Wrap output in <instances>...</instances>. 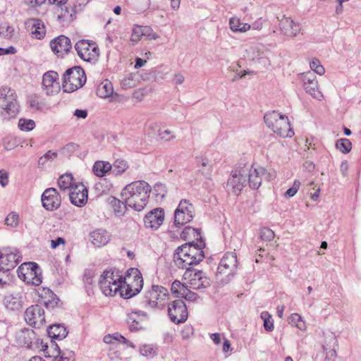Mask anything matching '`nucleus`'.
<instances>
[{
  "mask_svg": "<svg viewBox=\"0 0 361 361\" xmlns=\"http://www.w3.org/2000/svg\"><path fill=\"white\" fill-rule=\"evenodd\" d=\"M159 137L164 140L169 141L173 140L175 136L172 134V132L169 130H159Z\"/></svg>",
  "mask_w": 361,
  "mask_h": 361,
  "instance_id": "59",
  "label": "nucleus"
},
{
  "mask_svg": "<svg viewBox=\"0 0 361 361\" xmlns=\"http://www.w3.org/2000/svg\"><path fill=\"white\" fill-rule=\"evenodd\" d=\"M264 120L269 128L282 137H291L294 135L288 117L278 111L267 112Z\"/></svg>",
  "mask_w": 361,
  "mask_h": 361,
  "instance_id": "4",
  "label": "nucleus"
},
{
  "mask_svg": "<svg viewBox=\"0 0 361 361\" xmlns=\"http://www.w3.org/2000/svg\"><path fill=\"white\" fill-rule=\"evenodd\" d=\"M183 274L185 279L189 280L190 287L192 289L205 288L210 285V280L202 271H194L190 268L185 269Z\"/></svg>",
  "mask_w": 361,
  "mask_h": 361,
  "instance_id": "14",
  "label": "nucleus"
},
{
  "mask_svg": "<svg viewBox=\"0 0 361 361\" xmlns=\"http://www.w3.org/2000/svg\"><path fill=\"white\" fill-rule=\"evenodd\" d=\"M25 320L30 326L40 328L45 323L44 310L42 306L35 305L29 307L25 312Z\"/></svg>",
  "mask_w": 361,
  "mask_h": 361,
  "instance_id": "13",
  "label": "nucleus"
},
{
  "mask_svg": "<svg viewBox=\"0 0 361 361\" xmlns=\"http://www.w3.org/2000/svg\"><path fill=\"white\" fill-rule=\"evenodd\" d=\"M48 335L54 339L62 340L68 335L66 328L61 324L51 326L47 330Z\"/></svg>",
  "mask_w": 361,
  "mask_h": 361,
  "instance_id": "29",
  "label": "nucleus"
},
{
  "mask_svg": "<svg viewBox=\"0 0 361 361\" xmlns=\"http://www.w3.org/2000/svg\"><path fill=\"white\" fill-rule=\"evenodd\" d=\"M111 165L113 173L116 176L123 173L129 166L128 162L122 159H116Z\"/></svg>",
  "mask_w": 361,
  "mask_h": 361,
  "instance_id": "38",
  "label": "nucleus"
},
{
  "mask_svg": "<svg viewBox=\"0 0 361 361\" xmlns=\"http://www.w3.org/2000/svg\"><path fill=\"white\" fill-rule=\"evenodd\" d=\"M168 298L169 291L166 288L161 286L153 285L146 292L142 305L145 308L161 310L164 307V301Z\"/></svg>",
  "mask_w": 361,
  "mask_h": 361,
  "instance_id": "5",
  "label": "nucleus"
},
{
  "mask_svg": "<svg viewBox=\"0 0 361 361\" xmlns=\"http://www.w3.org/2000/svg\"><path fill=\"white\" fill-rule=\"evenodd\" d=\"M154 190L156 192L157 196H161L164 197L166 194V190L165 185L162 183H157L154 186Z\"/></svg>",
  "mask_w": 361,
  "mask_h": 361,
  "instance_id": "58",
  "label": "nucleus"
},
{
  "mask_svg": "<svg viewBox=\"0 0 361 361\" xmlns=\"http://www.w3.org/2000/svg\"><path fill=\"white\" fill-rule=\"evenodd\" d=\"M1 116L4 120H10L16 118L19 113V105L17 100L13 101L12 103L7 102L1 105Z\"/></svg>",
  "mask_w": 361,
  "mask_h": 361,
  "instance_id": "28",
  "label": "nucleus"
},
{
  "mask_svg": "<svg viewBox=\"0 0 361 361\" xmlns=\"http://www.w3.org/2000/svg\"><path fill=\"white\" fill-rule=\"evenodd\" d=\"M88 190L82 183H76L69 191V197L71 203L78 207L83 206L87 200Z\"/></svg>",
  "mask_w": 361,
  "mask_h": 361,
  "instance_id": "20",
  "label": "nucleus"
},
{
  "mask_svg": "<svg viewBox=\"0 0 361 361\" xmlns=\"http://www.w3.org/2000/svg\"><path fill=\"white\" fill-rule=\"evenodd\" d=\"M94 275V271L91 269H86L84 272L83 281L87 292H89L90 289H91L90 286L93 283V279Z\"/></svg>",
  "mask_w": 361,
  "mask_h": 361,
  "instance_id": "48",
  "label": "nucleus"
},
{
  "mask_svg": "<svg viewBox=\"0 0 361 361\" xmlns=\"http://www.w3.org/2000/svg\"><path fill=\"white\" fill-rule=\"evenodd\" d=\"M140 353L142 356L154 357L158 354V347L153 344H145L140 347Z\"/></svg>",
  "mask_w": 361,
  "mask_h": 361,
  "instance_id": "39",
  "label": "nucleus"
},
{
  "mask_svg": "<svg viewBox=\"0 0 361 361\" xmlns=\"http://www.w3.org/2000/svg\"><path fill=\"white\" fill-rule=\"evenodd\" d=\"M303 86L306 92L311 94L313 97L319 99L322 97L321 92L318 89L317 82H313L310 85L308 84Z\"/></svg>",
  "mask_w": 361,
  "mask_h": 361,
  "instance_id": "45",
  "label": "nucleus"
},
{
  "mask_svg": "<svg viewBox=\"0 0 361 361\" xmlns=\"http://www.w3.org/2000/svg\"><path fill=\"white\" fill-rule=\"evenodd\" d=\"M338 341L333 333L325 334L322 343L323 353L325 355L324 361H335Z\"/></svg>",
  "mask_w": 361,
  "mask_h": 361,
  "instance_id": "19",
  "label": "nucleus"
},
{
  "mask_svg": "<svg viewBox=\"0 0 361 361\" xmlns=\"http://www.w3.org/2000/svg\"><path fill=\"white\" fill-rule=\"evenodd\" d=\"M204 247L205 243L202 239L178 247L173 254L176 265L181 269H188L190 266L198 264L204 258Z\"/></svg>",
  "mask_w": 361,
  "mask_h": 361,
  "instance_id": "2",
  "label": "nucleus"
},
{
  "mask_svg": "<svg viewBox=\"0 0 361 361\" xmlns=\"http://www.w3.org/2000/svg\"><path fill=\"white\" fill-rule=\"evenodd\" d=\"M195 208L187 200H181L174 212V225H185L194 218Z\"/></svg>",
  "mask_w": 361,
  "mask_h": 361,
  "instance_id": "9",
  "label": "nucleus"
},
{
  "mask_svg": "<svg viewBox=\"0 0 361 361\" xmlns=\"http://www.w3.org/2000/svg\"><path fill=\"white\" fill-rule=\"evenodd\" d=\"M14 28L6 24L0 26V36L4 38L10 39L13 37Z\"/></svg>",
  "mask_w": 361,
  "mask_h": 361,
  "instance_id": "53",
  "label": "nucleus"
},
{
  "mask_svg": "<svg viewBox=\"0 0 361 361\" xmlns=\"http://www.w3.org/2000/svg\"><path fill=\"white\" fill-rule=\"evenodd\" d=\"M279 27L281 32L287 37H295L300 31V26L295 23L290 18L283 16L279 20Z\"/></svg>",
  "mask_w": 361,
  "mask_h": 361,
  "instance_id": "24",
  "label": "nucleus"
},
{
  "mask_svg": "<svg viewBox=\"0 0 361 361\" xmlns=\"http://www.w3.org/2000/svg\"><path fill=\"white\" fill-rule=\"evenodd\" d=\"M42 281V271L37 264V269L34 268L30 270V274H27V278L25 282L35 286H39Z\"/></svg>",
  "mask_w": 361,
  "mask_h": 361,
  "instance_id": "33",
  "label": "nucleus"
},
{
  "mask_svg": "<svg viewBox=\"0 0 361 361\" xmlns=\"http://www.w3.org/2000/svg\"><path fill=\"white\" fill-rule=\"evenodd\" d=\"M33 267L37 269V264L36 262L23 263L17 270L19 278L25 281L27 278V274H30V270Z\"/></svg>",
  "mask_w": 361,
  "mask_h": 361,
  "instance_id": "36",
  "label": "nucleus"
},
{
  "mask_svg": "<svg viewBox=\"0 0 361 361\" xmlns=\"http://www.w3.org/2000/svg\"><path fill=\"white\" fill-rule=\"evenodd\" d=\"M169 318L174 324H181L188 319V310L185 302L182 300H176L168 306Z\"/></svg>",
  "mask_w": 361,
  "mask_h": 361,
  "instance_id": "12",
  "label": "nucleus"
},
{
  "mask_svg": "<svg viewBox=\"0 0 361 361\" xmlns=\"http://www.w3.org/2000/svg\"><path fill=\"white\" fill-rule=\"evenodd\" d=\"M17 96L15 91L7 86L0 88V104L2 105L7 102L12 103L16 100Z\"/></svg>",
  "mask_w": 361,
  "mask_h": 361,
  "instance_id": "32",
  "label": "nucleus"
},
{
  "mask_svg": "<svg viewBox=\"0 0 361 361\" xmlns=\"http://www.w3.org/2000/svg\"><path fill=\"white\" fill-rule=\"evenodd\" d=\"M112 169V165L109 161H97L93 165V172L98 177H102L109 173Z\"/></svg>",
  "mask_w": 361,
  "mask_h": 361,
  "instance_id": "30",
  "label": "nucleus"
},
{
  "mask_svg": "<svg viewBox=\"0 0 361 361\" xmlns=\"http://www.w3.org/2000/svg\"><path fill=\"white\" fill-rule=\"evenodd\" d=\"M111 235L104 229H97L90 234V240L97 247H102L110 240Z\"/></svg>",
  "mask_w": 361,
  "mask_h": 361,
  "instance_id": "27",
  "label": "nucleus"
},
{
  "mask_svg": "<svg viewBox=\"0 0 361 361\" xmlns=\"http://www.w3.org/2000/svg\"><path fill=\"white\" fill-rule=\"evenodd\" d=\"M200 161V165H198L200 167L199 171L202 173V175L207 179H210L212 173V166L209 164L208 160L207 159L201 158L199 159Z\"/></svg>",
  "mask_w": 361,
  "mask_h": 361,
  "instance_id": "40",
  "label": "nucleus"
},
{
  "mask_svg": "<svg viewBox=\"0 0 361 361\" xmlns=\"http://www.w3.org/2000/svg\"><path fill=\"white\" fill-rule=\"evenodd\" d=\"M303 85H310L313 82H317L316 80V75L312 72H307L302 74Z\"/></svg>",
  "mask_w": 361,
  "mask_h": 361,
  "instance_id": "57",
  "label": "nucleus"
},
{
  "mask_svg": "<svg viewBox=\"0 0 361 361\" xmlns=\"http://www.w3.org/2000/svg\"><path fill=\"white\" fill-rule=\"evenodd\" d=\"M181 287H183V283L180 281L176 280L171 284V292L174 294H178Z\"/></svg>",
  "mask_w": 361,
  "mask_h": 361,
  "instance_id": "64",
  "label": "nucleus"
},
{
  "mask_svg": "<svg viewBox=\"0 0 361 361\" xmlns=\"http://www.w3.org/2000/svg\"><path fill=\"white\" fill-rule=\"evenodd\" d=\"M143 29V36L146 37L148 39H157L159 37V36L155 33L152 28L149 26H142Z\"/></svg>",
  "mask_w": 361,
  "mask_h": 361,
  "instance_id": "55",
  "label": "nucleus"
},
{
  "mask_svg": "<svg viewBox=\"0 0 361 361\" xmlns=\"http://www.w3.org/2000/svg\"><path fill=\"white\" fill-rule=\"evenodd\" d=\"M86 81L84 70L80 66H74L66 71L63 77V89L66 92H73L82 87Z\"/></svg>",
  "mask_w": 361,
  "mask_h": 361,
  "instance_id": "6",
  "label": "nucleus"
},
{
  "mask_svg": "<svg viewBox=\"0 0 361 361\" xmlns=\"http://www.w3.org/2000/svg\"><path fill=\"white\" fill-rule=\"evenodd\" d=\"M180 237L184 240L190 239L191 237H193L197 241H200V239H202L200 235V230L191 226H186L180 233Z\"/></svg>",
  "mask_w": 361,
  "mask_h": 361,
  "instance_id": "35",
  "label": "nucleus"
},
{
  "mask_svg": "<svg viewBox=\"0 0 361 361\" xmlns=\"http://www.w3.org/2000/svg\"><path fill=\"white\" fill-rule=\"evenodd\" d=\"M238 268V260L237 256L235 252H228L224 254L221 258L218 268H217V276L224 274L226 281L230 279L229 276H233Z\"/></svg>",
  "mask_w": 361,
  "mask_h": 361,
  "instance_id": "10",
  "label": "nucleus"
},
{
  "mask_svg": "<svg viewBox=\"0 0 361 361\" xmlns=\"http://www.w3.org/2000/svg\"><path fill=\"white\" fill-rule=\"evenodd\" d=\"M50 47L53 52L59 56L63 57L64 54L71 51L72 44L68 37L65 35H60L50 42Z\"/></svg>",
  "mask_w": 361,
  "mask_h": 361,
  "instance_id": "21",
  "label": "nucleus"
},
{
  "mask_svg": "<svg viewBox=\"0 0 361 361\" xmlns=\"http://www.w3.org/2000/svg\"><path fill=\"white\" fill-rule=\"evenodd\" d=\"M288 323L292 326H296L301 331L306 330L305 322L302 320V317L297 313H293L288 317Z\"/></svg>",
  "mask_w": 361,
  "mask_h": 361,
  "instance_id": "41",
  "label": "nucleus"
},
{
  "mask_svg": "<svg viewBox=\"0 0 361 361\" xmlns=\"http://www.w3.org/2000/svg\"><path fill=\"white\" fill-rule=\"evenodd\" d=\"M116 341L124 343L132 348H135V345L133 344V343L128 341L126 338H125L119 333H116Z\"/></svg>",
  "mask_w": 361,
  "mask_h": 361,
  "instance_id": "60",
  "label": "nucleus"
},
{
  "mask_svg": "<svg viewBox=\"0 0 361 361\" xmlns=\"http://www.w3.org/2000/svg\"><path fill=\"white\" fill-rule=\"evenodd\" d=\"M49 298L51 299L43 300V304L47 309H53L57 306L59 299L56 298V295L50 290H47Z\"/></svg>",
  "mask_w": 361,
  "mask_h": 361,
  "instance_id": "46",
  "label": "nucleus"
},
{
  "mask_svg": "<svg viewBox=\"0 0 361 361\" xmlns=\"http://www.w3.org/2000/svg\"><path fill=\"white\" fill-rule=\"evenodd\" d=\"M148 319V314L145 312L135 310L128 314L127 322L130 330L135 331L144 329Z\"/></svg>",
  "mask_w": 361,
  "mask_h": 361,
  "instance_id": "18",
  "label": "nucleus"
},
{
  "mask_svg": "<svg viewBox=\"0 0 361 361\" xmlns=\"http://www.w3.org/2000/svg\"><path fill=\"white\" fill-rule=\"evenodd\" d=\"M274 232L269 228H263L260 230L259 237L262 240L271 241L274 238Z\"/></svg>",
  "mask_w": 361,
  "mask_h": 361,
  "instance_id": "52",
  "label": "nucleus"
},
{
  "mask_svg": "<svg viewBox=\"0 0 361 361\" xmlns=\"http://www.w3.org/2000/svg\"><path fill=\"white\" fill-rule=\"evenodd\" d=\"M18 126L23 131H30L35 127V123L32 119L20 118L18 121Z\"/></svg>",
  "mask_w": 361,
  "mask_h": 361,
  "instance_id": "47",
  "label": "nucleus"
},
{
  "mask_svg": "<svg viewBox=\"0 0 361 361\" xmlns=\"http://www.w3.org/2000/svg\"><path fill=\"white\" fill-rule=\"evenodd\" d=\"M41 201L46 210L54 211L60 207L61 199L56 188H49L43 192Z\"/></svg>",
  "mask_w": 361,
  "mask_h": 361,
  "instance_id": "16",
  "label": "nucleus"
},
{
  "mask_svg": "<svg viewBox=\"0 0 361 361\" xmlns=\"http://www.w3.org/2000/svg\"><path fill=\"white\" fill-rule=\"evenodd\" d=\"M73 178L71 174H64L59 177L58 185L61 190L71 191L75 184L73 182Z\"/></svg>",
  "mask_w": 361,
  "mask_h": 361,
  "instance_id": "34",
  "label": "nucleus"
},
{
  "mask_svg": "<svg viewBox=\"0 0 361 361\" xmlns=\"http://www.w3.org/2000/svg\"><path fill=\"white\" fill-rule=\"evenodd\" d=\"M264 22V20H263L262 18L257 19L252 25H250L251 29L255 30H261L263 27Z\"/></svg>",
  "mask_w": 361,
  "mask_h": 361,
  "instance_id": "63",
  "label": "nucleus"
},
{
  "mask_svg": "<svg viewBox=\"0 0 361 361\" xmlns=\"http://www.w3.org/2000/svg\"><path fill=\"white\" fill-rule=\"evenodd\" d=\"M247 173V166L236 168L232 171L231 176L227 182L228 190L235 195H238L243 189L247 184L246 174Z\"/></svg>",
  "mask_w": 361,
  "mask_h": 361,
  "instance_id": "8",
  "label": "nucleus"
},
{
  "mask_svg": "<svg viewBox=\"0 0 361 361\" xmlns=\"http://www.w3.org/2000/svg\"><path fill=\"white\" fill-rule=\"evenodd\" d=\"M310 68L314 71V73H316L319 75H322L325 73V69L323 66L321 64L320 61L317 59H313L312 61L310 62Z\"/></svg>",
  "mask_w": 361,
  "mask_h": 361,
  "instance_id": "50",
  "label": "nucleus"
},
{
  "mask_svg": "<svg viewBox=\"0 0 361 361\" xmlns=\"http://www.w3.org/2000/svg\"><path fill=\"white\" fill-rule=\"evenodd\" d=\"M78 148H79L78 145L73 143V142H71V143L67 144L63 147V151L65 153L71 154L75 152Z\"/></svg>",
  "mask_w": 361,
  "mask_h": 361,
  "instance_id": "61",
  "label": "nucleus"
},
{
  "mask_svg": "<svg viewBox=\"0 0 361 361\" xmlns=\"http://www.w3.org/2000/svg\"><path fill=\"white\" fill-rule=\"evenodd\" d=\"M4 302L7 309L18 310L23 306V294L19 291L9 293L4 297Z\"/></svg>",
  "mask_w": 361,
  "mask_h": 361,
  "instance_id": "26",
  "label": "nucleus"
},
{
  "mask_svg": "<svg viewBox=\"0 0 361 361\" xmlns=\"http://www.w3.org/2000/svg\"><path fill=\"white\" fill-rule=\"evenodd\" d=\"M16 340L20 346L30 349L39 348V340L32 329H21L16 334Z\"/></svg>",
  "mask_w": 361,
  "mask_h": 361,
  "instance_id": "17",
  "label": "nucleus"
},
{
  "mask_svg": "<svg viewBox=\"0 0 361 361\" xmlns=\"http://www.w3.org/2000/svg\"><path fill=\"white\" fill-rule=\"evenodd\" d=\"M261 317L264 320V327L267 331H272L274 330V322L271 316L268 312H263L261 314Z\"/></svg>",
  "mask_w": 361,
  "mask_h": 361,
  "instance_id": "49",
  "label": "nucleus"
},
{
  "mask_svg": "<svg viewBox=\"0 0 361 361\" xmlns=\"http://www.w3.org/2000/svg\"><path fill=\"white\" fill-rule=\"evenodd\" d=\"M111 204L116 216H122L124 215L126 207L128 206L125 202H123L116 197H112Z\"/></svg>",
  "mask_w": 361,
  "mask_h": 361,
  "instance_id": "37",
  "label": "nucleus"
},
{
  "mask_svg": "<svg viewBox=\"0 0 361 361\" xmlns=\"http://www.w3.org/2000/svg\"><path fill=\"white\" fill-rule=\"evenodd\" d=\"M164 220V211L162 208H156L144 218V224L146 228L157 230L163 224Z\"/></svg>",
  "mask_w": 361,
  "mask_h": 361,
  "instance_id": "22",
  "label": "nucleus"
},
{
  "mask_svg": "<svg viewBox=\"0 0 361 361\" xmlns=\"http://www.w3.org/2000/svg\"><path fill=\"white\" fill-rule=\"evenodd\" d=\"M59 75L55 71H48L45 73L42 78V85L46 90L47 94L56 92L59 88V82H57Z\"/></svg>",
  "mask_w": 361,
  "mask_h": 361,
  "instance_id": "25",
  "label": "nucleus"
},
{
  "mask_svg": "<svg viewBox=\"0 0 361 361\" xmlns=\"http://www.w3.org/2000/svg\"><path fill=\"white\" fill-rule=\"evenodd\" d=\"M61 12L58 14V19L61 21H71L73 20V10L72 8H68L66 6L60 7Z\"/></svg>",
  "mask_w": 361,
  "mask_h": 361,
  "instance_id": "44",
  "label": "nucleus"
},
{
  "mask_svg": "<svg viewBox=\"0 0 361 361\" xmlns=\"http://www.w3.org/2000/svg\"><path fill=\"white\" fill-rule=\"evenodd\" d=\"M75 49L79 57L87 62L95 61L99 54L97 44L86 39L79 40L75 44Z\"/></svg>",
  "mask_w": 361,
  "mask_h": 361,
  "instance_id": "11",
  "label": "nucleus"
},
{
  "mask_svg": "<svg viewBox=\"0 0 361 361\" xmlns=\"http://www.w3.org/2000/svg\"><path fill=\"white\" fill-rule=\"evenodd\" d=\"M247 169L246 178L247 179V183L254 190L260 187L263 179L269 181L274 179L276 176L274 171H267L264 168L255 164H252Z\"/></svg>",
  "mask_w": 361,
  "mask_h": 361,
  "instance_id": "7",
  "label": "nucleus"
},
{
  "mask_svg": "<svg viewBox=\"0 0 361 361\" xmlns=\"http://www.w3.org/2000/svg\"><path fill=\"white\" fill-rule=\"evenodd\" d=\"M8 183V176L4 171H0V184L5 187Z\"/></svg>",
  "mask_w": 361,
  "mask_h": 361,
  "instance_id": "62",
  "label": "nucleus"
},
{
  "mask_svg": "<svg viewBox=\"0 0 361 361\" xmlns=\"http://www.w3.org/2000/svg\"><path fill=\"white\" fill-rule=\"evenodd\" d=\"M336 149L344 154L348 153L352 148L350 141L347 138H341L336 143Z\"/></svg>",
  "mask_w": 361,
  "mask_h": 361,
  "instance_id": "43",
  "label": "nucleus"
},
{
  "mask_svg": "<svg viewBox=\"0 0 361 361\" xmlns=\"http://www.w3.org/2000/svg\"><path fill=\"white\" fill-rule=\"evenodd\" d=\"M20 257L17 250L6 249L0 252V271H8L14 269L20 261Z\"/></svg>",
  "mask_w": 361,
  "mask_h": 361,
  "instance_id": "15",
  "label": "nucleus"
},
{
  "mask_svg": "<svg viewBox=\"0 0 361 361\" xmlns=\"http://www.w3.org/2000/svg\"><path fill=\"white\" fill-rule=\"evenodd\" d=\"M26 28L30 31L32 35L36 39H42L46 34L44 24L38 18H29L25 23Z\"/></svg>",
  "mask_w": 361,
  "mask_h": 361,
  "instance_id": "23",
  "label": "nucleus"
},
{
  "mask_svg": "<svg viewBox=\"0 0 361 361\" xmlns=\"http://www.w3.org/2000/svg\"><path fill=\"white\" fill-rule=\"evenodd\" d=\"M300 185V181L295 180L293 182L292 187L290 188L289 189H288L286 190V192H285V195H284L285 197H288V198L293 197L296 194V192L298 191Z\"/></svg>",
  "mask_w": 361,
  "mask_h": 361,
  "instance_id": "56",
  "label": "nucleus"
},
{
  "mask_svg": "<svg viewBox=\"0 0 361 361\" xmlns=\"http://www.w3.org/2000/svg\"><path fill=\"white\" fill-rule=\"evenodd\" d=\"M150 185L144 180L133 182L127 185L121 192L126 204L136 211H142L148 202Z\"/></svg>",
  "mask_w": 361,
  "mask_h": 361,
  "instance_id": "3",
  "label": "nucleus"
},
{
  "mask_svg": "<svg viewBox=\"0 0 361 361\" xmlns=\"http://www.w3.org/2000/svg\"><path fill=\"white\" fill-rule=\"evenodd\" d=\"M5 222L8 226L16 227L18 224V215L15 212H11L6 216Z\"/></svg>",
  "mask_w": 361,
  "mask_h": 361,
  "instance_id": "54",
  "label": "nucleus"
},
{
  "mask_svg": "<svg viewBox=\"0 0 361 361\" xmlns=\"http://www.w3.org/2000/svg\"><path fill=\"white\" fill-rule=\"evenodd\" d=\"M230 29L234 32H245L251 29V25L248 23H241L240 18L232 17L229 20Z\"/></svg>",
  "mask_w": 361,
  "mask_h": 361,
  "instance_id": "31",
  "label": "nucleus"
},
{
  "mask_svg": "<svg viewBox=\"0 0 361 361\" xmlns=\"http://www.w3.org/2000/svg\"><path fill=\"white\" fill-rule=\"evenodd\" d=\"M123 283L127 284L124 295L126 298L137 294L143 286V279L140 271L136 268H131L123 277L118 270L105 271L99 281L100 289L106 296L114 295L121 289Z\"/></svg>",
  "mask_w": 361,
  "mask_h": 361,
  "instance_id": "1",
  "label": "nucleus"
},
{
  "mask_svg": "<svg viewBox=\"0 0 361 361\" xmlns=\"http://www.w3.org/2000/svg\"><path fill=\"white\" fill-rule=\"evenodd\" d=\"M98 94L101 97H108L113 93L112 85L110 82L106 81L105 82L101 83L98 87Z\"/></svg>",
  "mask_w": 361,
  "mask_h": 361,
  "instance_id": "42",
  "label": "nucleus"
},
{
  "mask_svg": "<svg viewBox=\"0 0 361 361\" xmlns=\"http://www.w3.org/2000/svg\"><path fill=\"white\" fill-rule=\"evenodd\" d=\"M142 30L143 29L142 25L134 26L130 37V41L133 43V44L138 42L141 37L143 36Z\"/></svg>",
  "mask_w": 361,
  "mask_h": 361,
  "instance_id": "51",
  "label": "nucleus"
}]
</instances>
